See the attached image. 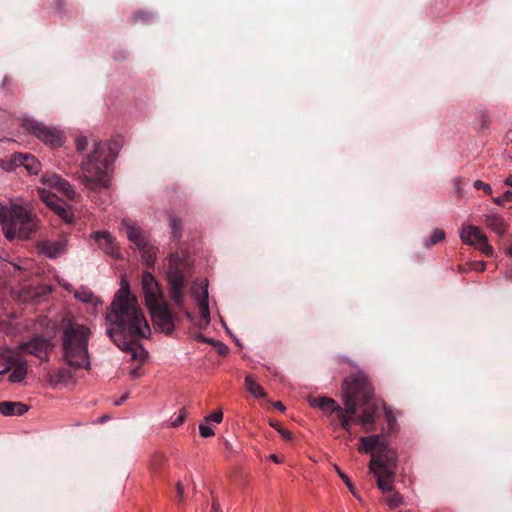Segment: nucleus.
Wrapping results in <instances>:
<instances>
[{
	"label": "nucleus",
	"mask_w": 512,
	"mask_h": 512,
	"mask_svg": "<svg viewBox=\"0 0 512 512\" xmlns=\"http://www.w3.org/2000/svg\"><path fill=\"white\" fill-rule=\"evenodd\" d=\"M24 127L35 137L52 148L60 147L64 143L65 137L63 133L56 128L46 126L35 120L25 121Z\"/></svg>",
	"instance_id": "nucleus-8"
},
{
	"label": "nucleus",
	"mask_w": 512,
	"mask_h": 512,
	"mask_svg": "<svg viewBox=\"0 0 512 512\" xmlns=\"http://www.w3.org/2000/svg\"><path fill=\"white\" fill-rule=\"evenodd\" d=\"M18 349L19 353L24 352L34 355L40 360L47 361L53 349V344L50 340L43 337H35L29 342L21 344Z\"/></svg>",
	"instance_id": "nucleus-13"
},
{
	"label": "nucleus",
	"mask_w": 512,
	"mask_h": 512,
	"mask_svg": "<svg viewBox=\"0 0 512 512\" xmlns=\"http://www.w3.org/2000/svg\"><path fill=\"white\" fill-rule=\"evenodd\" d=\"M94 240L98 243L99 248L102 249L106 254L115 255V246L113 239L108 232H95L93 233Z\"/></svg>",
	"instance_id": "nucleus-23"
},
{
	"label": "nucleus",
	"mask_w": 512,
	"mask_h": 512,
	"mask_svg": "<svg viewBox=\"0 0 512 512\" xmlns=\"http://www.w3.org/2000/svg\"><path fill=\"white\" fill-rule=\"evenodd\" d=\"M485 224L496 234L503 236L508 231L509 225L505 220L496 214L487 215L485 217Z\"/></svg>",
	"instance_id": "nucleus-22"
},
{
	"label": "nucleus",
	"mask_w": 512,
	"mask_h": 512,
	"mask_svg": "<svg viewBox=\"0 0 512 512\" xmlns=\"http://www.w3.org/2000/svg\"><path fill=\"white\" fill-rule=\"evenodd\" d=\"M28 410L29 407L22 402H0V413L4 416H21L25 414Z\"/></svg>",
	"instance_id": "nucleus-20"
},
{
	"label": "nucleus",
	"mask_w": 512,
	"mask_h": 512,
	"mask_svg": "<svg viewBox=\"0 0 512 512\" xmlns=\"http://www.w3.org/2000/svg\"><path fill=\"white\" fill-rule=\"evenodd\" d=\"M0 114H1L3 117H7V113H6L5 111L0 110Z\"/></svg>",
	"instance_id": "nucleus-56"
},
{
	"label": "nucleus",
	"mask_w": 512,
	"mask_h": 512,
	"mask_svg": "<svg viewBox=\"0 0 512 512\" xmlns=\"http://www.w3.org/2000/svg\"><path fill=\"white\" fill-rule=\"evenodd\" d=\"M273 406H274L277 410H279V411H281V412H284V411H285V409H286V408H285V406L283 405V403H282V402H280V401H277V402L273 403Z\"/></svg>",
	"instance_id": "nucleus-48"
},
{
	"label": "nucleus",
	"mask_w": 512,
	"mask_h": 512,
	"mask_svg": "<svg viewBox=\"0 0 512 512\" xmlns=\"http://www.w3.org/2000/svg\"><path fill=\"white\" fill-rule=\"evenodd\" d=\"M457 188H459V180H457ZM459 194L461 193V189H458Z\"/></svg>",
	"instance_id": "nucleus-57"
},
{
	"label": "nucleus",
	"mask_w": 512,
	"mask_h": 512,
	"mask_svg": "<svg viewBox=\"0 0 512 512\" xmlns=\"http://www.w3.org/2000/svg\"><path fill=\"white\" fill-rule=\"evenodd\" d=\"M505 184L512 187V174L506 178Z\"/></svg>",
	"instance_id": "nucleus-52"
},
{
	"label": "nucleus",
	"mask_w": 512,
	"mask_h": 512,
	"mask_svg": "<svg viewBox=\"0 0 512 512\" xmlns=\"http://www.w3.org/2000/svg\"><path fill=\"white\" fill-rule=\"evenodd\" d=\"M384 501L390 509H394L402 505L403 496L398 492H394L393 494L384 497Z\"/></svg>",
	"instance_id": "nucleus-32"
},
{
	"label": "nucleus",
	"mask_w": 512,
	"mask_h": 512,
	"mask_svg": "<svg viewBox=\"0 0 512 512\" xmlns=\"http://www.w3.org/2000/svg\"><path fill=\"white\" fill-rule=\"evenodd\" d=\"M212 511L213 512H220V505L214 501L213 504H212Z\"/></svg>",
	"instance_id": "nucleus-50"
},
{
	"label": "nucleus",
	"mask_w": 512,
	"mask_h": 512,
	"mask_svg": "<svg viewBox=\"0 0 512 512\" xmlns=\"http://www.w3.org/2000/svg\"><path fill=\"white\" fill-rule=\"evenodd\" d=\"M152 18V15L147 12H137L134 14L135 21H149Z\"/></svg>",
	"instance_id": "nucleus-43"
},
{
	"label": "nucleus",
	"mask_w": 512,
	"mask_h": 512,
	"mask_svg": "<svg viewBox=\"0 0 512 512\" xmlns=\"http://www.w3.org/2000/svg\"><path fill=\"white\" fill-rule=\"evenodd\" d=\"M484 235L479 227L473 225L463 226L460 232L462 242L473 247L478 244Z\"/></svg>",
	"instance_id": "nucleus-19"
},
{
	"label": "nucleus",
	"mask_w": 512,
	"mask_h": 512,
	"mask_svg": "<svg viewBox=\"0 0 512 512\" xmlns=\"http://www.w3.org/2000/svg\"><path fill=\"white\" fill-rule=\"evenodd\" d=\"M480 117H481V120H482V124H481V127L484 128V127H487L490 120H489V115L487 113L486 110H481L480 112Z\"/></svg>",
	"instance_id": "nucleus-44"
},
{
	"label": "nucleus",
	"mask_w": 512,
	"mask_h": 512,
	"mask_svg": "<svg viewBox=\"0 0 512 512\" xmlns=\"http://www.w3.org/2000/svg\"><path fill=\"white\" fill-rule=\"evenodd\" d=\"M358 450L361 453H370V471L396 474L398 454L396 450L388 445L383 436L371 435L361 437Z\"/></svg>",
	"instance_id": "nucleus-6"
},
{
	"label": "nucleus",
	"mask_w": 512,
	"mask_h": 512,
	"mask_svg": "<svg viewBox=\"0 0 512 512\" xmlns=\"http://www.w3.org/2000/svg\"><path fill=\"white\" fill-rule=\"evenodd\" d=\"M310 405L312 407H317L325 413L330 415L336 414L340 411L341 407L334 399L329 397H318L310 400Z\"/></svg>",
	"instance_id": "nucleus-21"
},
{
	"label": "nucleus",
	"mask_w": 512,
	"mask_h": 512,
	"mask_svg": "<svg viewBox=\"0 0 512 512\" xmlns=\"http://www.w3.org/2000/svg\"><path fill=\"white\" fill-rule=\"evenodd\" d=\"M343 402L358 406H363L358 415L359 424L362 425L364 432L369 433L375 429V416L379 406L373 401L374 387L368 376L359 371L347 377L342 384Z\"/></svg>",
	"instance_id": "nucleus-2"
},
{
	"label": "nucleus",
	"mask_w": 512,
	"mask_h": 512,
	"mask_svg": "<svg viewBox=\"0 0 512 512\" xmlns=\"http://www.w3.org/2000/svg\"><path fill=\"white\" fill-rule=\"evenodd\" d=\"M141 287L147 309L165 303L158 281L150 272H144L141 277Z\"/></svg>",
	"instance_id": "nucleus-9"
},
{
	"label": "nucleus",
	"mask_w": 512,
	"mask_h": 512,
	"mask_svg": "<svg viewBox=\"0 0 512 512\" xmlns=\"http://www.w3.org/2000/svg\"><path fill=\"white\" fill-rule=\"evenodd\" d=\"M269 459H270V460H272V461H273V462H275V463H280V459H279V458H278V456H277V455H275V454H271V455L269 456Z\"/></svg>",
	"instance_id": "nucleus-51"
},
{
	"label": "nucleus",
	"mask_w": 512,
	"mask_h": 512,
	"mask_svg": "<svg viewBox=\"0 0 512 512\" xmlns=\"http://www.w3.org/2000/svg\"><path fill=\"white\" fill-rule=\"evenodd\" d=\"M473 186L477 189V190H483L487 195H491L492 194V188L489 184L481 181V180H476L474 183H473Z\"/></svg>",
	"instance_id": "nucleus-38"
},
{
	"label": "nucleus",
	"mask_w": 512,
	"mask_h": 512,
	"mask_svg": "<svg viewBox=\"0 0 512 512\" xmlns=\"http://www.w3.org/2000/svg\"><path fill=\"white\" fill-rule=\"evenodd\" d=\"M114 158L106 142H94L93 150L81 162L82 178L86 187L91 190L109 187Z\"/></svg>",
	"instance_id": "nucleus-5"
},
{
	"label": "nucleus",
	"mask_w": 512,
	"mask_h": 512,
	"mask_svg": "<svg viewBox=\"0 0 512 512\" xmlns=\"http://www.w3.org/2000/svg\"><path fill=\"white\" fill-rule=\"evenodd\" d=\"M9 264H11L15 269L19 270V271H23L25 268L21 265V261L19 260L18 262H9Z\"/></svg>",
	"instance_id": "nucleus-47"
},
{
	"label": "nucleus",
	"mask_w": 512,
	"mask_h": 512,
	"mask_svg": "<svg viewBox=\"0 0 512 512\" xmlns=\"http://www.w3.org/2000/svg\"><path fill=\"white\" fill-rule=\"evenodd\" d=\"M74 296L83 303H92L94 300L93 293L87 289L76 290Z\"/></svg>",
	"instance_id": "nucleus-35"
},
{
	"label": "nucleus",
	"mask_w": 512,
	"mask_h": 512,
	"mask_svg": "<svg viewBox=\"0 0 512 512\" xmlns=\"http://www.w3.org/2000/svg\"><path fill=\"white\" fill-rule=\"evenodd\" d=\"M201 341L212 344L220 355H226L228 353V347L224 343L218 340L208 339L202 335L198 337Z\"/></svg>",
	"instance_id": "nucleus-33"
},
{
	"label": "nucleus",
	"mask_w": 512,
	"mask_h": 512,
	"mask_svg": "<svg viewBox=\"0 0 512 512\" xmlns=\"http://www.w3.org/2000/svg\"><path fill=\"white\" fill-rule=\"evenodd\" d=\"M199 433L202 437L208 438L214 435V430L212 427L206 425V424H200L199 425Z\"/></svg>",
	"instance_id": "nucleus-39"
},
{
	"label": "nucleus",
	"mask_w": 512,
	"mask_h": 512,
	"mask_svg": "<svg viewBox=\"0 0 512 512\" xmlns=\"http://www.w3.org/2000/svg\"><path fill=\"white\" fill-rule=\"evenodd\" d=\"M15 161L24 166L30 174H38L40 171V162L30 154H19L15 157Z\"/></svg>",
	"instance_id": "nucleus-24"
},
{
	"label": "nucleus",
	"mask_w": 512,
	"mask_h": 512,
	"mask_svg": "<svg viewBox=\"0 0 512 512\" xmlns=\"http://www.w3.org/2000/svg\"><path fill=\"white\" fill-rule=\"evenodd\" d=\"M334 468H335L337 474L339 475V477L344 481V483L346 484L347 488L352 493V495L354 497H356L358 500H360V497L357 494V492L355 491V488H354L351 480L349 479V477L339 468V466L334 465Z\"/></svg>",
	"instance_id": "nucleus-34"
},
{
	"label": "nucleus",
	"mask_w": 512,
	"mask_h": 512,
	"mask_svg": "<svg viewBox=\"0 0 512 512\" xmlns=\"http://www.w3.org/2000/svg\"><path fill=\"white\" fill-rule=\"evenodd\" d=\"M445 231L440 229V228H436L433 230L432 234L430 235V237L425 240L424 242V245L425 247H431V246H434L436 244H438L439 242L443 241L445 239Z\"/></svg>",
	"instance_id": "nucleus-29"
},
{
	"label": "nucleus",
	"mask_w": 512,
	"mask_h": 512,
	"mask_svg": "<svg viewBox=\"0 0 512 512\" xmlns=\"http://www.w3.org/2000/svg\"><path fill=\"white\" fill-rule=\"evenodd\" d=\"M343 407L336 413V420H331V427L335 430L340 427L351 435V427L354 423H359L358 416L356 417L357 408L355 405L343 402Z\"/></svg>",
	"instance_id": "nucleus-14"
},
{
	"label": "nucleus",
	"mask_w": 512,
	"mask_h": 512,
	"mask_svg": "<svg viewBox=\"0 0 512 512\" xmlns=\"http://www.w3.org/2000/svg\"><path fill=\"white\" fill-rule=\"evenodd\" d=\"M152 322L157 330L170 334L173 332L174 316L168 308L167 302L148 308Z\"/></svg>",
	"instance_id": "nucleus-10"
},
{
	"label": "nucleus",
	"mask_w": 512,
	"mask_h": 512,
	"mask_svg": "<svg viewBox=\"0 0 512 512\" xmlns=\"http://www.w3.org/2000/svg\"><path fill=\"white\" fill-rule=\"evenodd\" d=\"M270 425L279 432L283 439L287 441H291L293 439L292 433L289 430L282 427L280 423L271 422Z\"/></svg>",
	"instance_id": "nucleus-36"
},
{
	"label": "nucleus",
	"mask_w": 512,
	"mask_h": 512,
	"mask_svg": "<svg viewBox=\"0 0 512 512\" xmlns=\"http://www.w3.org/2000/svg\"><path fill=\"white\" fill-rule=\"evenodd\" d=\"M506 255L511 256L512 255V247H508L505 251Z\"/></svg>",
	"instance_id": "nucleus-54"
},
{
	"label": "nucleus",
	"mask_w": 512,
	"mask_h": 512,
	"mask_svg": "<svg viewBox=\"0 0 512 512\" xmlns=\"http://www.w3.org/2000/svg\"><path fill=\"white\" fill-rule=\"evenodd\" d=\"M9 366L0 371V375H3L7 371H11L9 374V381L12 383H19L23 381L27 375L28 364L26 359L19 352L11 353L7 358Z\"/></svg>",
	"instance_id": "nucleus-12"
},
{
	"label": "nucleus",
	"mask_w": 512,
	"mask_h": 512,
	"mask_svg": "<svg viewBox=\"0 0 512 512\" xmlns=\"http://www.w3.org/2000/svg\"><path fill=\"white\" fill-rule=\"evenodd\" d=\"M141 252L142 260L152 266L155 263L156 260V250L155 248L150 244V242L146 243L145 247L138 249Z\"/></svg>",
	"instance_id": "nucleus-28"
},
{
	"label": "nucleus",
	"mask_w": 512,
	"mask_h": 512,
	"mask_svg": "<svg viewBox=\"0 0 512 512\" xmlns=\"http://www.w3.org/2000/svg\"><path fill=\"white\" fill-rule=\"evenodd\" d=\"M121 224L126 230L129 241L135 244L138 249L145 247L146 243L149 242L144 231L133 225L129 219H123Z\"/></svg>",
	"instance_id": "nucleus-16"
},
{
	"label": "nucleus",
	"mask_w": 512,
	"mask_h": 512,
	"mask_svg": "<svg viewBox=\"0 0 512 512\" xmlns=\"http://www.w3.org/2000/svg\"><path fill=\"white\" fill-rule=\"evenodd\" d=\"M76 149L78 152H83L88 145L87 138L84 136H79L75 140Z\"/></svg>",
	"instance_id": "nucleus-40"
},
{
	"label": "nucleus",
	"mask_w": 512,
	"mask_h": 512,
	"mask_svg": "<svg viewBox=\"0 0 512 512\" xmlns=\"http://www.w3.org/2000/svg\"><path fill=\"white\" fill-rule=\"evenodd\" d=\"M131 376H132L133 378H136V377L138 376L137 369H133V370L131 371Z\"/></svg>",
	"instance_id": "nucleus-55"
},
{
	"label": "nucleus",
	"mask_w": 512,
	"mask_h": 512,
	"mask_svg": "<svg viewBox=\"0 0 512 512\" xmlns=\"http://www.w3.org/2000/svg\"><path fill=\"white\" fill-rule=\"evenodd\" d=\"M169 226L171 229L172 238L179 240L182 236V223L181 220L175 216L170 217Z\"/></svg>",
	"instance_id": "nucleus-30"
},
{
	"label": "nucleus",
	"mask_w": 512,
	"mask_h": 512,
	"mask_svg": "<svg viewBox=\"0 0 512 512\" xmlns=\"http://www.w3.org/2000/svg\"><path fill=\"white\" fill-rule=\"evenodd\" d=\"M377 477V487L383 492H393L394 490V477L395 474H389L388 472L372 471Z\"/></svg>",
	"instance_id": "nucleus-25"
},
{
	"label": "nucleus",
	"mask_w": 512,
	"mask_h": 512,
	"mask_svg": "<svg viewBox=\"0 0 512 512\" xmlns=\"http://www.w3.org/2000/svg\"><path fill=\"white\" fill-rule=\"evenodd\" d=\"M42 181L47 186L57 189L71 200H73L76 196V192L73 186L67 180L63 179L57 174L44 176Z\"/></svg>",
	"instance_id": "nucleus-15"
},
{
	"label": "nucleus",
	"mask_w": 512,
	"mask_h": 512,
	"mask_svg": "<svg viewBox=\"0 0 512 512\" xmlns=\"http://www.w3.org/2000/svg\"><path fill=\"white\" fill-rule=\"evenodd\" d=\"M222 419H223V413L220 410L213 412L212 414H210L209 416H207L205 418L206 421H212L215 423H220L222 421Z\"/></svg>",
	"instance_id": "nucleus-41"
},
{
	"label": "nucleus",
	"mask_w": 512,
	"mask_h": 512,
	"mask_svg": "<svg viewBox=\"0 0 512 512\" xmlns=\"http://www.w3.org/2000/svg\"><path fill=\"white\" fill-rule=\"evenodd\" d=\"M0 223L6 239L28 240L39 228V219L29 203L10 201L0 203Z\"/></svg>",
	"instance_id": "nucleus-3"
},
{
	"label": "nucleus",
	"mask_w": 512,
	"mask_h": 512,
	"mask_svg": "<svg viewBox=\"0 0 512 512\" xmlns=\"http://www.w3.org/2000/svg\"><path fill=\"white\" fill-rule=\"evenodd\" d=\"M486 268V263L484 261H479L475 263L474 270L478 272H483Z\"/></svg>",
	"instance_id": "nucleus-46"
},
{
	"label": "nucleus",
	"mask_w": 512,
	"mask_h": 512,
	"mask_svg": "<svg viewBox=\"0 0 512 512\" xmlns=\"http://www.w3.org/2000/svg\"><path fill=\"white\" fill-rule=\"evenodd\" d=\"M73 375L70 369L60 368L55 373L49 374V382L52 385H57L59 383L68 382L72 379Z\"/></svg>",
	"instance_id": "nucleus-27"
},
{
	"label": "nucleus",
	"mask_w": 512,
	"mask_h": 512,
	"mask_svg": "<svg viewBox=\"0 0 512 512\" xmlns=\"http://www.w3.org/2000/svg\"><path fill=\"white\" fill-rule=\"evenodd\" d=\"M192 291H193V295L196 300V303L199 308L200 315H201L202 319L209 321L210 311H209L207 285L194 286Z\"/></svg>",
	"instance_id": "nucleus-18"
},
{
	"label": "nucleus",
	"mask_w": 512,
	"mask_h": 512,
	"mask_svg": "<svg viewBox=\"0 0 512 512\" xmlns=\"http://www.w3.org/2000/svg\"><path fill=\"white\" fill-rule=\"evenodd\" d=\"M176 490H177V493H178L179 497H182L184 489H183V486H182V484L180 482H178L176 484Z\"/></svg>",
	"instance_id": "nucleus-49"
},
{
	"label": "nucleus",
	"mask_w": 512,
	"mask_h": 512,
	"mask_svg": "<svg viewBox=\"0 0 512 512\" xmlns=\"http://www.w3.org/2000/svg\"><path fill=\"white\" fill-rule=\"evenodd\" d=\"M494 203L503 206L507 202H512V192L506 191L503 195L493 199Z\"/></svg>",
	"instance_id": "nucleus-37"
},
{
	"label": "nucleus",
	"mask_w": 512,
	"mask_h": 512,
	"mask_svg": "<svg viewBox=\"0 0 512 512\" xmlns=\"http://www.w3.org/2000/svg\"><path fill=\"white\" fill-rule=\"evenodd\" d=\"M185 418H186V410L183 408L180 411V414L176 417V419L171 422V426L178 427V426L182 425Z\"/></svg>",
	"instance_id": "nucleus-42"
},
{
	"label": "nucleus",
	"mask_w": 512,
	"mask_h": 512,
	"mask_svg": "<svg viewBox=\"0 0 512 512\" xmlns=\"http://www.w3.org/2000/svg\"><path fill=\"white\" fill-rule=\"evenodd\" d=\"M480 252H482L487 257H491L494 254L493 247L488 243V238L486 235L482 237V239L475 246Z\"/></svg>",
	"instance_id": "nucleus-31"
},
{
	"label": "nucleus",
	"mask_w": 512,
	"mask_h": 512,
	"mask_svg": "<svg viewBox=\"0 0 512 512\" xmlns=\"http://www.w3.org/2000/svg\"><path fill=\"white\" fill-rule=\"evenodd\" d=\"M384 412H385V418L388 422V424H392V422L394 421V416L392 414V411L390 409H388L386 406H384Z\"/></svg>",
	"instance_id": "nucleus-45"
},
{
	"label": "nucleus",
	"mask_w": 512,
	"mask_h": 512,
	"mask_svg": "<svg viewBox=\"0 0 512 512\" xmlns=\"http://www.w3.org/2000/svg\"><path fill=\"white\" fill-rule=\"evenodd\" d=\"M90 329L76 322L63 326L61 348L63 361L73 370H90L91 362L88 350Z\"/></svg>",
	"instance_id": "nucleus-4"
},
{
	"label": "nucleus",
	"mask_w": 512,
	"mask_h": 512,
	"mask_svg": "<svg viewBox=\"0 0 512 512\" xmlns=\"http://www.w3.org/2000/svg\"><path fill=\"white\" fill-rule=\"evenodd\" d=\"M125 399H126V396H123L122 398H120L119 400H117L114 404H115L116 406H119V405H121V404L125 401Z\"/></svg>",
	"instance_id": "nucleus-53"
},
{
	"label": "nucleus",
	"mask_w": 512,
	"mask_h": 512,
	"mask_svg": "<svg viewBox=\"0 0 512 512\" xmlns=\"http://www.w3.org/2000/svg\"><path fill=\"white\" fill-rule=\"evenodd\" d=\"M245 387L256 398H265L266 393L262 386L257 383L252 375L245 377Z\"/></svg>",
	"instance_id": "nucleus-26"
},
{
	"label": "nucleus",
	"mask_w": 512,
	"mask_h": 512,
	"mask_svg": "<svg viewBox=\"0 0 512 512\" xmlns=\"http://www.w3.org/2000/svg\"><path fill=\"white\" fill-rule=\"evenodd\" d=\"M105 320L106 332L112 341L121 350L130 353L132 360L143 362L147 354L137 342L147 338L151 330L137 298L131 294L127 279H121L120 288L106 311Z\"/></svg>",
	"instance_id": "nucleus-1"
},
{
	"label": "nucleus",
	"mask_w": 512,
	"mask_h": 512,
	"mask_svg": "<svg viewBox=\"0 0 512 512\" xmlns=\"http://www.w3.org/2000/svg\"><path fill=\"white\" fill-rule=\"evenodd\" d=\"M41 200L51 208L65 223H72L74 221V214L69 204L58 198L55 194L42 189L39 190Z\"/></svg>",
	"instance_id": "nucleus-11"
},
{
	"label": "nucleus",
	"mask_w": 512,
	"mask_h": 512,
	"mask_svg": "<svg viewBox=\"0 0 512 512\" xmlns=\"http://www.w3.org/2000/svg\"><path fill=\"white\" fill-rule=\"evenodd\" d=\"M67 240L62 238L55 241H44L39 244V250L49 258H56L67 251Z\"/></svg>",
	"instance_id": "nucleus-17"
},
{
	"label": "nucleus",
	"mask_w": 512,
	"mask_h": 512,
	"mask_svg": "<svg viewBox=\"0 0 512 512\" xmlns=\"http://www.w3.org/2000/svg\"><path fill=\"white\" fill-rule=\"evenodd\" d=\"M179 261L178 254H171L168 257L167 281L171 299L181 308L184 301V275L182 269L178 267Z\"/></svg>",
	"instance_id": "nucleus-7"
}]
</instances>
